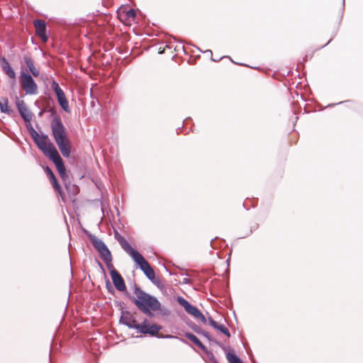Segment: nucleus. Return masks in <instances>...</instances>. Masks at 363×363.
I'll use <instances>...</instances> for the list:
<instances>
[{
    "mask_svg": "<svg viewBox=\"0 0 363 363\" xmlns=\"http://www.w3.org/2000/svg\"><path fill=\"white\" fill-rule=\"evenodd\" d=\"M51 129L53 138L60 151L64 157H68L71 154L72 144L60 118H55L52 120Z\"/></svg>",
    "mask_w": 363,
    "mask_h": 363,
    "instance_id": "nucleus-3",
    "label": "nucleus"
},
{
    "mask_svg": "<svg viewBox=\"0 0 363 363\" xmlns=\"http://www.w3.org/2000/svg\"><path fill=\"white\" fill-rule=\"evenodd\" d=\"M111 277L117 290L119 291H124L126 289L125 281L117 270H113L111 272Z\"/></svg>",
    "mask_w": 363,
    "mask_h": 363,
    "instance_id": "nucleus-12",
    "label": "nucleus"
},
{
    "mask_svg": "<svg viewBox=\"0 0 363 363\" xmlns=\"http://www.w3.org/2000/svg\"><path fill=\"white\" fill-rule=\"evenodd\" d=\"M186 337H187L189 340L193 342L196 346L199 348L204 350L205 346L202 344V342L199 340V339L193 333H186L185 334Z\"/></svg>",
    "mask_w": 363,
    "mask_h": 363,
    "instance_id": "nucleus-20",
    "label": "nucleus"
},
{
    "mask_svg": "<svg viewBox=\"0 0 363 363\" xmlns=\"http://www.w3.org/2000/svg\"><path fill=\"white\" fill-rule=\"evenodd\" d=\"M177 301L182 306L184 307L186 313L191 315L195 318L199 319L203 323H206V318L196 307L191 305L186 299L182 297H178Z\"/></svg>",
    "mask_w": 363,
    "mask_h": 363,
    "instance_id": "nucleus-6",
    "label": "nucleus"
},
{
    "mask_svg": "<svg viewBox=\"0 0 363 363\" xmlns=\"http://www.w3.org/2000/svg\"><path fill=\"white\" fill-rule=\"evenodd\" d=\"M52 88L53 89L57 96L58 102L62 108L66 112H69V102L67 100L63 90L60 87L59 84L55 81L52 82Z\"/></svg>",
    "mask_w": 363,
    "mask_h": 363,
    "instance_id": "nucleus-7",
    "label": "nucleus"
},
{
    "mask_svg": "<svg viewBox=\"0 0 363 363\" xmlns=\"http://www.w3.org/2000/svg\"><path fill=\"white\" fill-rule=\"evenodd\" d=\"M1 67L4 72L10 78L15 79H16V73L13 68L10 66L9 62L4 58L2 57L1 59Z\"/></svg>",
    "mask_w": 363,
    "mask_h": 363,
    "instance_id": "nucleus-17",
    "label": "nucleus"
},
{
    "mask_svg": "<svg viewBox=\"0 0 363 363\" xmlns=\"http://www.w3.org/2000/svg\"><path fill=\"white\" fill-rule=\"evenodd\" d=\"M35 28L36 34L41 38L42 40L45 43L48 40V37L45 35L46 26L44 21L35 20L33 22Z\"/></svg>",
    "mask_w": 363,
    "mask_h": 363,
    "instance_id": "nucleus-13",
    "label": "nucleus"
},
{
    "mask_svg": "<svg viewBox=\"0 0 363 363\" xmlns=\"http://www.w3.org/2000/svg\"><path fill=\"white\" fill-rule=\"evenodd\" d=\"M217 330H219L223 334L226 335L228 337H230V333L228 329L223 325H220Z\"/></svg>",
    "mask_w": 363,
    "mask_h": 363,
    "instance_id": "nucleus-23",
    "label": "nucleus"
},
{
    "mask_svg": "<svg viewBox=\"0 0 363 363\" xmlns=\"http://www.w3.org/2000/svg\"><path fill=\"white\" fill-rule=\"evenodd\" d=\"M16 106L22 118L27 121L31 119V115L23 100H17Z\"/></svg>",
    "mask_w": 363,
    "mask_h": 363,
    "instance_id": "nucleus-14",
    "label": "nucleus"
},
{
    "mask_svg": "<svg viewBox=\"0 0 363 363\" xmlns=\"http://www.w3.org/2000/svg\"><path fill=\"white\" fill-rule=\"evenodd\" d=\"M32 137L38 147L55 164L57 170L61 178L65 181L67 178L66 169L63 161L57 150L55 145L50 142L46 135H39L36 131H33Z\"/></svg>",
    "mask_w": 363,
    "mask_h": 363,
    "instance_id": "nucleus-1",
    "label": "nucleus"
},
{
    "mask_svg": "<svg viewBox=\"0 0 363 363\" xmlns=\"http://www.w3.org/2000/svg\"><path fill=\"white\" fill-rule=\"evenodd\" d=\"M209 320V324L213 327L214 328L216 329H218V328L219 327V324H218L214 320H213L211 318H209L208 319Z\"/></svg>",
    "mask_w": 363,
    "mask_h": 363,
    "instance_id": "nucleus-25",
    "label": "nucleus"
},
{
    "mask_svg": "<svg viewBox=\"0 0 363 363\" xmlns=\"http://www.w3.org/2000/svg\"><path fill=\"white\" fill-rule=\"evenodd\" d=\"M161 326L156 324H149L145 320L139 325L138 330L143 334H148L152 336L157 335L161 330Z\"/></svg>",
    "mask_w": 363,
    "mask_h": 363,
    "instance_id": "nucleus-9",
    "label": "nucleus"
},
{
    "mask_svg": "<svg viewBox=\"0 0 363 363\" xmlns=\"http://www.w3.org/2000/svg\"><path fill=\"white\" fill-rule=\"evenodd\" d=\"M23 60L32 75L35 77H38L40 75V70L35 66L33 60L28 55H25Z\"/></svg>",
    "mask_w": 363,
    "mask_h": 363,
    "instance_id": "nucleus-16",
    "label": "nucleus"
},
{
    "mask_svg": "<svg viewBox=\"0 0 363 363\" xmlns=\"http://www.w3.org/2000/svg\"><path fill=\"white\" fill-rule=\"evenodd\" d=\"M93 245L99 252L102 259H109V256L111 255V254L108 247L104 243V242L98 239H94L93 240Z\"/></svg>",
    "mask_w": 363,
    "mask_h": 363,
    "instance_id": "nucleus-11",
    "label": "nucleus"
},
{
    "mask_svg": "<svg viewBox=\"0 0 363 363\" xmlns=\"http://www.w3.org/2000/svg\"><path fill=\"white\" fill-rule=\"evenodd\" d=\"M65 186L67 192V194L66 195V201L68 199L74 200V196L79 192V186L71 182H66Z\"/></svg>",
    "mask_w": 363,
    "mask_h": 363,
    "instance_id": "nucleus-15",
    "label": "nucleus"
},
{
    "mask_svg": "<svg viewBox=\"0 0 363 363\" xmlns=\"http://www.w3.org/2000/svg\"><path fill=\"white\" fill-rule=\"evenodd\" d=\"M136 298L134 300L135 306L145 314L150 315V310L157 311L160 308L158 300L145 293L141 289L136 287L134 291Z\"/></svg>",
    "mask_w": 363,
    "mask_h": 363,
    "instance_id": "nucleus-4",
    "label": "nucleus"
},
{
    "mask_svg": "<svg viewBox=\"0 0 363 363\" xmlns=\"http://www.w3.org/2000/svg\"><path fill=\"white\" fill-rule=\"evenodd\" d=\"M0 109L1 112L7 114H11L13 112L12 109L9 106V101L6 98L0 99Z\"/></svg>",
    "mask_w": 363,
    "mask_h": 363,
    "instance_id": "nucleus-19",
    "label": "nucleus"
},
{
    "mask_svg": "<svg viewBox=\"0 0 363 363\" xmlns=\"http://www.w3.org/2000/svg\"><path fill=\"white\" fill-rule=\"evenodd\" d=\"M45 173H46L49 180L50 179H52L53 177H55L54 173H53V172L52 171V169L49 167H47L45 168Z\"/></svg>",
    "mask_w": 363,
    "mask_h": 363,
    "instance_id": "nucleus-24",
    "label": "nucleus"
},
{
    "mask_svg": "<svg viewBox=\"0 0 363 363\" xmlns=\"http://www.w3.org/2000/svg\"><path fill=\"white\" fill-rule=\"evenodd\" d=\"M115 238L120 243L121 247L133 259V260L140 266L146 277L153 280L155 278V274L148 262L137 250H134L128 242L118 233L115 234Z\"/></svg>",
    "mask_w": 363,
    "mask_h": 363,
    "instance_id": "nucleus-2",
    "label": "nucleus"
},
{
    "mask_svg": "<svg viewBox=\"0 0 363 363\" xmlns=\"http://www.w3.org/2000/svg\"><path fill=\"white\" fill-rule=\"evenodd\" d=\"M121 322L130 328H135L137 330L140 325V323H137L134 315L128 311L122 312Z\"/></svg>",
    "mask_w": 363,
    "mask_h": 363,
    "instance_id": "nucleus-10",
    "label": "nucleus"
},
{
    "mask_svg": "<svg viewBox=\"0 0 363 363\" xmlns=\"http://www.w3.org/2000/svg\"><path fill=\"white\" fill-rule=\"evenodd\" d=\"M20 80L21 87L26 94L35 95L38 94V85L30 74L21 72Z\"/></svg>",
    "mask_w": 363,
    "mask_h": 363,
    "instance_id": "nucleus-5",
    "label": "nucleus"
},
{
    "mask_svg": "<svg viewBox=\"0 0 363 363\" xmlns=\"http://www.w3.org/2000/svg\"><path fill=\"white\" fill-rule=\"evenodd\" d=\"M118 18L126 26H130L135 21L136 11L133 9H121L118 13Z\"/></svg>",
    "mask_w": 363,
    "mask_h": 363,
    "instance_id": "nucleus-8",
    "label": "nucleus"
},
{
    "mask_svg": "<svg viewBox=\"0 0 363 363\" xmlns=\"http://www.w3.org/2000/svg\"><path fill=\"white\" fill-rule=\"evenodd\" d=\"M226 358L229 363H242L239 357H238L235 354L228 352L226 354Z\"/></svg>",
    "mask_w": 363,
    "mask_h": 363,
    "instance_id": "nucleus-21",
    "label": "nucleus"
},
{
    "mask_svg": "<svg viewBox=\"0 0 363 363\" xmlns=\"http://www.w3.org/2000/svg\"><path fill=\"white\" fill-rule=\"evenodd\" d=\"M104 262L106 263L107 268L110 270V272L113 270H116L112 264V256H109L108 259H104Z\"/></svg>",
    "mask_w": 363,
    "mask_h": 363,
    "instance_id": "nucleus-22",
    "label": "nucleus"
},
{
    "mask_svg": "<svg viewBox=\"0 0 363 363\" xmlns=\"http://www.w3.org/2000/svg\"><path fill=\"white\" fill-rule=\"evenodd\" d=\"M50 182L53 189L60 194L63 202H66V194L62 191L60 185L58 184L56 177L50 179Z\"/></svg>",
    "mask_w": 363,
    "mask_h": 363,
    "instance_id": "nucleus-18",
    "label": "nucleus"
}]
</instances>
